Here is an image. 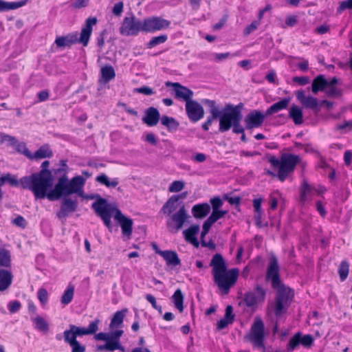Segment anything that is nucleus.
<instances>
[{
    "mask_svg": "<svg viewBox=\"0 0 352 352\" xmlns=\"http://www.w3.org/2000/svg\"><path fill=\"white\" fill-rule=\"evenodd\" d=\"M235 315L233 314V308L231 305H228L226 308V313L224 318L226 320H230V322H233L234 320Z\"/></svg>",
    "mask_w": 352,
    "mask_h": 352,
    "instance_id": "obj_57",
    "label": "nucleus"
},
{
    "mask_svg": "<svg viewBox=\"0 0 352 352\" xmlns=\"http://www.w3.org/2000/svg\"><path fill=\"white\" fill-rule=\"evenodd\" d=\"M100 323V320L96 318L90 322L88 328L80 327L74 324H70L69 329L65 330L63 333V336L76 339L77 337L95 334L98 330V325Z\"/></svg>",
    "mask_w": 352,
    "mask_h": 352,
    "instance_id": "obj_10",
    "label": "nucleus"
},
{
    "mask_svg": "<svg viewBox=\"0 0 352 352\" xmlns=\"http://www.w3.org/2000/svg\"><path fill=\"white\" fill-rule=\"evenodd\" d=\"M327 87V80L324 75H318L312 81L311 91L314 94H317L319 91H324Z\"/></svg>",
    "mask_w": 352,
    "mask_h": 352,
    "instance_id": "obj_24",
    "label": "nucleus"
},
{
    "mask_svg": "<svg viewBox=\"0 0 352 352\" xmlns=\"http://www.w3.org/2000/svg\"><path fill=\"white\" fill-rule=\"evenodd\" d=\"M96 23L97 19L96 17H89L86 20L85 26L82 29L79 37V43H82L83 46L88 45L92 32V26Z\"/></svg>",
    "mask_w": 352,
    "mask_h": 352,
    "instance_id": "obj_17",
    "label": "nucleus"
},
{
    "mask_svg": "<svg viewBox=\"0 0 352 352\" xmlns=\"http://www.w3.org/2000/svg\"><path fill=\"white\" fill-rule=\"evenodd\" d=\"M118 346H117L116 343H113L111 341L106 342L105 344L99 345L97 346V350L99 351H113L118 349Z\"/></svg>",
    "mask_w": 352,
    "mask_h": 352,
    "instance_id": "obj_49",
    "label": "nucleus"
},
{
    "mask_svg": "<svg viewBox=\"0 0 352 352\" xmlns=\"http://www.w3.org/2000/svg\"><path fill=\"white\" fill-rule=\"evenodd\" d=\"M60 208L56 213V217L62 221H65L70 213L76 211L78 206L77 199H73L69 195H63Z\"/></svg>",
    "mask_w": 352,
    "mask_h": 352,
    "instance_id": "obj_12",
    "label": "nucleus"
},
{
    "mask_svg": "<svg viewBox=\"0 0 352 352\" xmlns=\"http://www.w3.org/2000/svg\"><path fill=\"white\" fill-rule=\"evenodd\" d=\"M119 31L121 35L125 36H137L140 32H143V21L131 14L129 16L124 18Z\"/></svg>",
    "mask_w": 352,
    "mask_h": 352,
    "instance_id": "obj_7",
    "label": "nucleus"
},
{
    "mask_svg": "<svg viewBox=\"0 0 352 352\" xmlns=\"http://www.w3.org/2000/svg\"><path fill=\"white\" fill-rule=\"evenodd\" d=\"M64 336V340L72 348V352H86V346L80 344L77 339Z\"/></svg>",
    "mask_w": 352,
    "mask_h": 352,
    "instance_id": "obj_32",
    "label": "nucleus"
},
{
    "mask_svg": "<svg viewBox=\"0 0 352 352\" xmlns=\"http://www.w3.org/2000/svg\"><path fill=\"white\" fill-rule=\"evenodd\" d=\"M181 206L179 201L177 200V197L171 196L161 208V212L167 217L179 210Z\"/></svg>",
    "mask_w": 352,
    "mask_h": 352,
    "instance_id": "obj_20",
    "label": "nucleus"
},
{
    "mask_svg": "<svg viewBox=\"0 0 352 352\" xmlns=\"http://www.w3.org/2000/svg\"><path fill=\"white\" fill-rule=\"evenodd\" d=\"M243 301L248 307H253L260 302L256 298V294L252 292L245 294Z\"/></svg>",
    "mask_w": 352,
    "mask_h": 352,
    "instance_id": "obj_43",
    "label": "nucleus"
},
{
    "mask_svg": "<svg viewBox=\"0 0 352 352\" xmlns=\"http://www.w3.org/2000/svg\"><path fill=\"white\" fill-rule=\"evenodd\" d=\"M297 100L307 109L318 111V100L313 96H306L303 90L298 91L296 93Z\"/></svg>",
    "mask_w": 352,
    "mask_h": 352,
    "instance_id": "obj_18",
    "label": "nucleus"
},
{
    "mask_svg": "<svg viewBox=\"0 0 352 352\" xmlns=\"http://www.w3.org/2000/svg\"><path fill=\"white\" fill-rule=\"evenodd\" d=\"M38 298L42 305H45L48 300L47 291L44 288H41L38 291Z\"/></svg>",
    "mask_w": 352,
    "mask_h": 352,
    "instance_id": "obj_53",
    "label": "nucleus"
},
{
    "mask_svg": "<svg viewBox=\"0 0 352 352\" xmlns=\"http://www.w3.org/2000/svg\"><path fill=\"white\" fill-rule=\"evenodd\" d=\"M124 331L121 329L109 333L111 341L113 343H116L117 346L119 347L118 349L122 351H124V348L121 345L120 339Z\"/></svg>",
    "mask_w": 352,
    "mask_h": 352,
    "instance_id": "obj_41",
    "label": "nucleus"
},
{
    "mask_svg": "<svg viewBox=\"0 0 352 352\" xmlns=\"http://www.w3.org/2000/svg\"><path fill=\"white\" fill-rule=\"evenodd\" d=\"M83 198L87 199H96L91 207L95 211L97 216L100 217L104 224L109 228L111 229V217L112 210H113V206L109 204L107 199L101 197L99 194H91L87 196L83 195Z\"/></svg>",
    "mask_w": 352,
    "mask_h": 352,
    "instance_id": "obj_6",
    "label": "nucleus"
},
{
    "mask_svg": "<svg viewBox=\"0 0 352 352\" xmlns=\"http://www.w3.org/2000/svg\"><path fill=\"white\" fill-rule=\"evenodd\" d=\"M190 217L185 205L182 204L176 212L166 217V226L170 231L177 232L183 228L185 222Z\"/></svg>",
    "mask_w": 352,
    "mask_h": 352,
    "instance_id": "obj_8",
    "label": "nucleus"
},
{
    "mask_svg": "<svg viewBox=\"0 0 352 352\" xmlns=\"http://www.w3.org/2000/svg\"><path fill=\"white\" fill-rule=\"evenodd\" d=\"M293 81L301 85H305L309 82V78L307 76H296L293 78Z\"/></svg>",
    "mask_w": 352,
    "mask_h": 352,
    "instance_id": "obj_63",
    "label": "nucleus"
},
{
    "mask_svg": "<svg viewBox=\"0 0 352 352\" xmlns=\"http://www.w3.org/2000/svg\"><path fill=\"white\" fill-rule=\"evenodd\" d=\"M227 212L226 210H212V212L208 219L214 223L217 220L223 217Z\"/></svg>",
    "mask_w": 352,
    "mask_h": 352,
    "instance_id": "obj_51",
    "label": "nucleus"
},
{
    "mask_svg": "<svg viewBox=\"0 0 352 352\" xmlns=\"http://www.w3.org/2000/svg\"><path fill=\"white\" fill-rule=\"evenodd\" d=\"M12 278L13 276L10 271L0 270V291H5L10 286Z\"/></svg>",
    "mask_w": 352,
    "mask_h": 352,
    "instance_id": "obj_27",
    "label": "nucleus"
},
{
    "mask_svg": "<svg viewBox=\"0 0 352 352\" xmlns=\"http://www.w3.org/2000/svg\"><path fill=\"white\" fill-rule=\"evenodd\" d=\"M55 43L57 47L63 48L66 46H70L66 36L57 37L55 40Z\"/></svg>",
    "mask_w": 352,
    "mask_h": 352,
    "instance_id": "obj_60",
    "label": "nucleus"
},
{
    "mask_svg": "<svg viewBox=\"0 0 352 352\" xmlns=\"http://www.w3.org/2000/svg\"><path fill=\"white\" fill-rule=\"evenodd\" d=\"M32 320L35 324V328L38 330L43 333H47L49 331V324L41 316H37L32 318Z\"/></svg>",
    "mask_w": 352,
    "mask_h": 352,
    "instance_id": "obj_35",
    "label": "nucleus"
},
{
    "mask_svg": "<svg viewBox=\"0 0 352 352\" xmlns=\"http://www.w3.org/2000/svg\"><path fill=\"white\" fill-rule=\"evenodd\" d=\"M5 183H8L12 186H17L21 184L20 181H18L17 177L15 175H12L9 173L0 177L1 186H3Z\"/></svg>",
    "mask_w": 352,
    "mask_h": 352,
    "instance_id": "obj_40",
    "label": "nucleus"
},
{
    "mask_svg": "<svg viewBox=\"0 0 352 352\" xmlns=\"http://www.w3.org/2000/svg\"><path fill=\"white\" fill-rule=\"evenodd\" d=\"M12 147L15 148L16 151L19 153L24 154L29 159H32V154L26 147V144L24 142H19L16 139V144H14Z\"/></svg>",
    "mask_w": 352,
    "mask_h": 352,
    "instance_id": "obj_42",
    "label": "nucleus"
},
{
    "mask_svg": "<svg viewBox=\"0 0 352 352\" xmlns=\"http://www.w3.org/2000/svg\"><path fill=\"white\" fill-rule=\"evenodd\" d=\"M243 107V104L242 103L236 106L231 104H227L225 106V112L219 119V131L220 132H226L232 128L234 133H243L245 129L241 124L243 117L241 113Z\"/></svg>",
    "mask_w": 352,
    "mask_h": 352,
    "instance_id": "obj_4",
    "label": "nucleus"
},
{
    "mask_svg": "<svg viewBox=\"0 0 352 352\" xmlns=\"http://www.w3.org/2000/svg\"><path fill=\"white\" fill-rule=\"evenodd\" d=\"M170 21L160 16H151L143 21V32H155L169 28Z\"/></svg>",
    "mask_w": 352,
    "mask_h": 352,
    "instance_id": "obj_11",
    "label": "nucleus"
},
{
    "mask_svg": "<svg viewBox=\"0 0 352 352\" xmlns=\"http://www.w3.org/2000/svg\"><path fill=\"white\" fill-rule=\"evenodd\" d=\"M21 305L19 301L14 300L11 301L8 304V309L11 314L16 313L19 311Z\"/></svg>",
    "mask_w": 352,
    "mask_h": 352,
    "instance_id": "obj_55",
    "label": "nucleus"
},
{
    "mask_svg": "<svg viewBox=\"0 0 352 352\" xmlns=\"http://www.w3.org/2000/svg\"><path fill=\"white\" fill-rule=\"evenodd\" d=\"M11 265L10 252L4 248H0V266L9 267Z\"/></svg>",
    "mask_w": 352,
    "mask_h": 352,
    "instance_id": "obj_38",
    "label": "nucleus"
},
{
    "mask_svg": "<svg viewBox=\"0 0 352 352\" xmlns=\"http://www.w3.org/2000/svg\"><path fill=\"white\" fill-rule=\"evenodd\" d=\"M166 87H173L175 98L177 99H182L186 102L192 100L193 97V91L188 89V87L182 85L179 82H172L170 81H167L165 83Z\"/></svg>",
    "mask_w": 352,
    "mask_h": 352,
    "instance_id": "obj_16",
    "label": "nucleus"
},
{
    "mask_svg": "<svg viewBox=\"0 0 352 352\" xmlns=\"http://www.w3.org/2000/svg\"><path fill=\"white\" fill-rule=\"evenodd\" d=\"M288 116L293 120L296 125L302 124L304 122L302 111L296 105H292L290 107Z\"/></svg>",
    "mask_w": 352,
    "mask_h": 352,
    "instance_id": "obj_26",
    "label": "nucleus"
},
{
    "mask_svg": "<svg viewBox=\"0 0 352 352\" xmlns=\"http://www.w3.org/2000/svg\"><path fill=\"white\" fill-rule=\"evenodd\" d=\"M314 342V338L311 335H305L303 337L301 336L300 344L304 346H310Z\"/></svg>",
    "mask_w": 352,
    "mask_h": 352,
    "instance_id": "obj_61",
    "label": "nucleus"
},
{
    "mask_svg": "<svg viewBox=\"0 0 352 352\" xmlns=\"http://www.w3.org/2000/svg\"><path fill=\"white\" fill-rule=\"evenodd\" d=\"M210 203L212 207V210H219V208H221L223 206V201L219 197H215L210 199Z\"/></svg>",
    "mask_w": 352,
    "mask_h": 352,
    "instance_id": "obj_59",
    "label": "nucleus"
},
{
    "mask_svg": "<svg viewBox=\"0 0 352 352\" xmlns=\"http://www.w3.org/2000/svg\"><path fill=\"white\" fill-rule=\"evenodd\" d=\"M165 260L168 266L175 267L181 265V261L175 251L164 250L162 252V256Z\"/></svg>",
    "mask_w": 352,
    "mask_h": 352,
    "instance_id": "obj_21",
    "label": "nucleus"
},
{
    "mask_svg": "<svg viewBox=\"0 0 352 352\" xmlns=\"http://www.w3.org/2000/svg\"><path fill=\"white\" fill-rule=\"evenodd\" d=\"M259 21H254L250 25L247 26L243 31L244 35H249L250 33L254 32L258 28L259 25Z\"/></svg>",
    "mask_w": 352,
    "mask_h": 352,
    "instance_id": "obj_56",
    "label": "nucleus"
},
{
    "mask_svg": "<svg viewBox=\"0 0 352 352\" xmlns=\"http://www.w3.org/2000/svg\"><path fill=\"white\" fill-rule=\"evenodd\" d=\"M44 174V172H38L20 179L23 188L31 190L36 199L47 198L50 201H54L60 199L63 195L72 194L83 197L85 179L82 176H76L69 181L67 176L65 175L59 178L52 189L54 176Z\"/></svg>",
    "mask_w": 352,
    "mask_h": 352,
    "instance_id": "obj_1",
    "label": "nucleus"
},
{
    "mask_svg": "<svg viewBox=\"0 0 352 352\" xmlns=\"http://www.w3.org/2000/svg\"><path fill=\"white\" fill-rule=\"evenodd\" d=\"M265 113L261 111L253 110L250 111L245 118L244 122L245 129L251 130L258 128L262 126L265 119Z\"/></svg>",
    "mask_w": 352,
    "mask_h": 352,
    "instance_id": "obj_14",
    "label": "nucleus"
},
{
    "mask_svg": "<svg viewBox=\"0 0 352 352\" xmlns=\"http://www.w3.org/2000/svg\"><path fill=\"white\" fill-rule=\"evenodd\" d=\"M160 119V113L155 107H149L145 111V116L142 118L144 123L149 126L157 125Z\"/></svg>",
    "mask_w": 352,
    "mask_h": 352,
    "instance_id": "obj_19",
    "label": "nucleus"
},
{
    "mask_svg": "<svg viewBox=\"0 0 352 352\" xmlns=\"http://www.w3.org/2000/svg\"><path fill=\"white\" fill-rule=\"evenodd\" d=\"M199 231V225H192L189 228L185 230L184 231V234L185 236V239L192 243L195 247L199 246V241L196 237V234Z\"/></svg>",
    "mask_w": 352,
    "mask_h": 352,
    "instance_id": "obj_22",
    "label": "nucleus"
},
{
    "mask_svg": "<svg viewBox=\"0 0 352 352\" xmlns=\"http://www.w3.org/2000/svg\"><path fill=\"white\" fill-rule=\"evenodd\" d=\"M13 223L21 228H25L27 225L25 219L22 216H18L13 221Z\"/></svg>",
    "mask_w": 352,
    "mask_h": 352,
    "instance_id": "obj_64",
    "label": "nucleus"
},
{
    "mask_svg": "<svg viewBox=\"0 0 352 352\" xmlns=\"http://www.w3.org/2000/svg\"><path fill=\"white\" fill-rule=\"evenodd\" d=\"M28 0H21L18 2H7L0 0V12L19 8L27 3Z\"/></svg>",
    "mask_w": 352,
    "mask_h": 352,
    "instance_id": "obj_29",
    "label": "nucleus"
},
{
    "mask_svg": "<svg viewBox=\"0 0 352 352\" xmlns=\"http://www.w3.org/2000/svg\"><path fill=\"white\" fill-rule=\"evenodd\" d=\"M300 160L298 155L288 153L283 154L280 160L272 155L268 157V161L273 167L279 168L277 177L280 182H284L294 172Z\"/></svg>",
    "mask_w": 352,
    "mask_h": 352,
    "instance_id": "obj_5",
    "label": "nucleus"
},
{
    "mask_svg": "<svg viewBox=\"0 0 352 352\" xmlns=\"http://www.w3.org/2000/svg\"><path fill=\"white\" fill-rule=\"evenodd\" d=\"M349 272V263L346 261H343L339 267L338 273L341 280H344L348 275Z\"/></svg>",
    "mask_w": 352,
    "mask_h": 352,
    "instance_id": "obj_44",
    "label": "nucleus"
},
{
    "mask_svg": "<svg viewBox=\"0 0 352 352\" xmlns=\"http://www.w3.org/2000/svg\"><path fill=\"white\" fill-rule=\"evenodd\" d=\"M127 312V309H123L120 311H118L117 312H116L111 320L109 328L111 330H113L114 329L120 327L121 324L123 323L124 318L126 316Z\"/></svg>",
    "mask_w": 352,
    "mask_h": 352,
    "instance_id": "obj_25",
    "label": "nucleus"
},
{
    "mask_svg": "<svg viewBox=\"0 0 352 352\" xmlns=\"http://www.w3.org/2000/svg\"><path fill=\"white\" fill-rule=\"evenodd\" d=\"M124 3L122 1L116 3L112 10V12L116 16H120L123 12Z\"/></svg>",
    "mask_w": 352,
    "mask_h": 352,
    "instance_id": "obj_58",
    "label": "nucleus"
},
{
    "mask_svg": "<svg viewBox=\"0 0 352 352\" xmlns=\"http://www.w3.org/2000/svg\"><path fill=\"white\" fill-rule=\"evenodd\" d=\"M186 111L188 118L193 122H197L204 116L203 107L195 100L188 101L186 103Z\"/></svg>",
    "mask_w": 352,
    "mask_h": 352,
    "instance_id": "obj_15",
    "label": "nucleus"
},
{
    "mask_svg": "<svg viewBox=\"0 0 352 352\" xmlns=\"http://www.w3.org/2000/svg\"><path fill=\"white\" fill-rule=\"evenodd\" d=\"M301 333H296L289 340L287 346L289 351H294L300 344Z\"/></svg>",
    "mask_w": 352,
    "mask_h": 352,
    "instance_id": "obj_45",
    "label": "nucleus"
},
{
    "mask_svg": "<svg viewBox=\"0 0 352 352\" xmlns=\"http://www.w3.org/2000/svg\"><path fill=\"white\" fill-rule=\"evenodd\" d=\"M5 142H8L9 145L12 146L14 144H16V138L4 133H0V145Z\"/></svg>",
    "mask_w": 352,
    "mask_h": 352,
    "instance_id": "obj_48",
    "label": "nucleus"
},
{
    "mask_svg": "<svg viewBox=\"0 0 352 352\" xmlns=\"http://www.w3.org/2000/svg\"><path fill=\"white\" fill-rule=\"evenodd\" d=\"M113 214L115 219L119 223L123 235L129 239L133 231V220L124 215L121 210L115 206H113V210H112Z\"/></svg>",
    "mask_w": 352,
    "mask_h": 352,
    "instance_id": "obj_13",
    "label": "nucleus"
},
{
    "mask_svg": "<svg viewBox=\"0 0 352 352\" xmlns=\"http://www.w3.org/2000/svg\"><path fill=\"white\" fill-rule=\"evenodd\" d=\"M326 94L329 97L338 98L342 96V91L340 89L336 87H329L326 91Z\"/></svg>",
    "mask_w": 352,
    "mask_h": 352,
    "instance_id": "obj_52",
    "label": "nucleus"
},
{
    "mask_svg": "<svg viewBox=\"0 0 352 352\" xmlns=\"http://www.w3.org/2000/svg\"><path fill=\"white\" fill-rule=\"evenodd\" d=\"M175 307L180 311H184V295L180 289H177L172 296Z\"/></svg>",
    "mask_w": 352,
    "mask_h": 352,
    "instance_id": "obj_36",
    "label": "nucleus"
},
{
    "mask_svg": "<svg viewBox=\"0 0 352 352\" xmlns=\"http://www.w3.org/2000/svg\"><path fill=\"white\" fill-rule=\"evenodd\" d=\"M210 211V206L208 204H199L195 205L192 208L193 216L197 219L206 217Z\"/></svg>",
    "mask_w": 352,
    "mask_h": 352,
    "instance_id": "obj_23",
    "label": "nucleus"
},
{
    "mask_svg": "<svg viewBox=\"0 0 352 352\" xmlns=\"http://www.w3.org/2000/svg\"><path fill=\"white\" fill-rule=\"evenodd\" d=\"M53 152L50 149L47 145H43L41 146L32 155V159H43L50 158L52 157Z\"/></svg>",
    "mask_w": 352,
    "mask_h": 352,
    "instance_id": "obj_33",
    "label": "nucleus"
},
{
    "mask_svg": "<svg viewBox=\"0 0 352 352\" xmlns=\"http://www.w3.org/2000/svg\"><path fill=\"white\" fill-rule=\"evenodd\" d=\"M289 98H283L278 102L273 104L270 108L265 111L266 116H270L273 113H277L278 111L285 109L287 107L289 103Z\"/></svg>",
    "mask_w": 352,
    "mask_h": 352,
    "instance_id": "obj_30",
    "label": "nucleus"
},
{
    "mask_svg": "<svg viewBox=\"0 0 352 352\" xmlns=\"http://www.w3.org/2000/svg\"><path fill=\"white\" fill-rule=\"evenodd\" d=\"M96 181L107 188H115L118 185L119 183L117 178H114L112 180H110L108 176L104 173H102L98 175L96 177Z\"/></svg>",
    "mask_w": 352,
    "mask_h": 352,
    "instance_id": "obj_31",
    "label": "nucleus"
},
{
    "mask_svg": "<svg viewBox=\"0 0 352 352\" xmlns=\"http://www.w3.org/2000/svg\"><path fill=\"white\" fill-rule=\"evenodd\" d=\"M168 39V36L166 34L153 37L152 39L148 43V48H153L157 45L165 43Z\"/></svg>",
    "mask_w": 352,
    "mask_h": 352,
    "instance_id": "obj_46",
    "label": "nucleus"
},
{
    "mask_svg": "<svg viewBox=\"0 0 352 352\" xmlns=\"http://www.w3.org/2000/svg\"><path fill=\"white\" fill-rule=\"evenodd\" d=\"M102 78L100 81L103 83H107L116 77V72L111 65H107L102 67L100 69Z\"/></svg>",
    "mask_w": 352,
    "mask_h": 352,
    "instance_id": "obj_28",
    "label": "nucleus"
},
{
    "mask_svg": "<svg viewBox=\"0 0 352 352\" xmlns=\"http://www.w3.org/2000/svg\"><path fill=\"white\" fill-rule=\"evenodd\" d=\"M311 187L309 185V184L304 181L301 188H300V201L301 203H304L307 201V195L311 190Z\"/></svg>",
    "mask_w": 352,
    "mask_h": 352,
    "instance_id": "obj_47",
    "label": "nucleus"
},
{
    "mask_svg": "<svg viewBox=\"0 0 352 352\" xmlns=\"http://www.w3.org/2000/svg\"><path fill=\"white\" fill-rule=\"evenodd\" d=\"M264 323L261 318H256L252 324L249 335L245 337V339L251 342L256 347L264 346Z\"/></svg>",
    "mask_w": 352,
    "mask_h": 352,
    "instance_id": "obj_9",
    "label": "nucleus"
},
{
    "mask_svg": "<svg viewBox=\"0 0 352 352\" xmlns=\"http://www.w3.org/2000/svg\"><path fill=\"white\" fill-rule=\"evenodd\" d=\"M185 183L182 181H174L169 186L168 190L171 192H177L183 190Z\"/></svg>",
    "mask_w": 352,
    "mask_h": 352,
    "instance_id": "obj_50",
    "label": "nucleus"
},
{
    "mask_svg": "<svg viewBox=\"0 0 352 352\" xmlns=\"http://www.w3.org/2000/svg\"><path fill=\"white\" fill-rule=\"evenodd\" d=\"M210 265L212 267L214 283L224 293L228 294L230 287L236 282L239 273V269L233 268L228 271L226 261L222 255L219 253L212 256Z\"/></svg>",
    "mask_w": 352,
    "mask_h": 352,
    "instance_id": "obj_3",
    "label": "nucleus"
},
{
    "mask_svg": "<svg viewBox=\"0 0 352 352\" xmlns=\"http://www.w3.org/2000/svg\"><path fill=\"white\" fill-rule=\"evenodd\" d=\"M161 123L170 131H176L179 125V123L174 118L167 116H163L162 117Z\"/></svg>",
    "mask_w": 352,
    "mask_h": 352,
    "instance_id": "obj_34",
    "label": "nucleus"
},
{
    "mask_svg": "<svg viewBox=\"0 0 352 352\" xmlns=\"http://www.w3.org/2000/svg\"><path fill=\"white\" fill-rule=\"evenodd\" d=\"M202 102L205 104L208 105L210 107V113L213 116V118H219L223 113L216 105V102L212 100L204 99Z\"/></svg>",
    "mask_w": 352,
    "mask_h": 352,
    "instance_id": "obj_37",
    "label": "nucleus"
},
{
    "mask_svg": "<svg viewBox=\"0 0 352 352\" xmlns=\"http://www.w3.org/2000/svg\"><path fill=\"white\" fill-rule=\"evenodd\" d=\"M256 296L259 300V301H263L265 296V291L263 289V287L258 285L256 287Z\"/></svg>",
    "mask_w": 352,
    "mask_h": 352,
    "instance_id": "obj_62",
    "label": "nucleus"
},
{
    "mask_svg": "<svg viewBox=\"0 0 352 352\" xmlns=\"http://www.w3.org/2000/svg\"><path fill=\"white\" fill-rule=\"evenodd\" d=\"M135 92L144 94L146 96H151L154 94L153 89L147 86L135 88Z\"/></svg>",
    "mask_w": 352,
    "mask_h": 352,
    "instance_id": "obj_54",
    "label": "nucleus"
},
{
    "mask_svg": "<svg viewBox=\"0 0 352 352\" xmlns=\"http://www.w3.org/2000/svg\"><path fill=\"white\" fill-rule=\"evenodd\" d=\"M267 278L270 279L273 287L278 289L274 305V314L276 317H279L285 313L290 306L294 298V292L290 288L281 285L278 258L274 254H272L270 259Z\"/></svg>",
    "mask_w": 352,
    "mask_h": 352,
    "instance_id": "obj_2",
    "label": "nucleus"
},
{
    "mask_svg": "<svg viewBox=\"0 0 352 352\" xmlns=\"http://www.w3.org/2000/svg\"><path fill=\"white\" fill-rule=\"evenodd\" d=\"M74 294V287L69 285L61 297V302L63 305H68L73 299Z\"/></svg>",
    "mask_w": 352,
    "mask_h": 352,
    "instance_id": "obj_39",
    "label": "nucleus"
}]
</instances>
